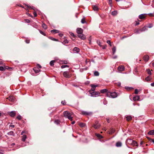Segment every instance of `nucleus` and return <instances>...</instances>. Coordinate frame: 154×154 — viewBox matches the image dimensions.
<instances>
[{
    "mask_svg": "<svg viewBox=\"0 0 154 154\" xmlns=\"http://www.w3.org/2000/svg\"><path fill=\"white\" fill-rule=\"evenodd\" d=\"M72 115L73 113H72L69 112L67 111H65L63 112L64 116L66 118H68V119L70 121L72 120L73 117H72Z\"/></svg>",
    "mask_w": 154,
    "mask_h": 154,
    "instance_id": "obj_1",
    "label": "nucleus"
},
{
    "mask_svg": "<svg viewBox=\"0 0 154 154\" xmlns=\"http://www.w3.org/2000/svg\"><path fill=\"white\" fill-rule=\"evenodd\" d=\"M107 95L109 97L114 98L117 97V94L115 92H107Z\"/></svg>",
    "mask_w": 154,
    "mask_h": 154,
    "instance_id": "obj_2",
    "label": "nucleus"
},
{
    "mask_svg": "<svg viewBox=\"0 0 154 154\" xmlns=\"http://www.w3.org/2000/svg\"><path fill=\"white\" fill-rule=\"evenodd\" d=\"M89 92L92 97H96V96H99L100 94V93L98 91H94L91 92V90H89Z\"/></svg>",
    "mask_w": 154,
    "mask_h": 154,
    "instance_id": "obj_3",
    "label": "nucleus"
},
{
    "mask_svg": "<svg viewBox=\"0 0 154 154\" xmlns=\"http://www.w3.org/2000/svg\"><path fill=\"white\" fill-rule=\"evenodd\" d=\"M92 126L95 129H98L100 128V125L98 121H96L95 122L94 124H93Z\"/></svg>",
    "mask_w": 154,
    "mask_h": 154,
    "instance_id": "obj_4",
    "label": "nucleus"
},
{
    "mask_svg": "<svg viewBox=\"0 0 154 154\" xmlns=\"http://www.w3.org/2000/svg\"><path fill=\"white\" fill-rule=\"evenodd\" d=\"M63 76L65 78H69L71 77V75L68 71H65L63 72Z\"/></svg>",
    "mask_w": 154,
    "mask_h": 154,
    "instance_id": "obj_5",
    "label": "nucleus"
},
{
    "mask_svg": "<svg viewBox=\"0 0 154 154\" xmlns=\"http://www.w3.org/2000/svg\"><path fill=\"white\" fill-rule=\"evenodd\" d=\"M90 86L91 87V89L90 90H91V91H92L93 92L95 90L96 88L98 86V85H94L93 84H91L90 85Z\"/></svg>",
    "mask_w": 154,
    "mask_h": 154,
    "instance_id": "obj_6",
    "label": "nucleus"
},
{
    "mask_svg": "<svg viewBox=\"0 0 154 154\" xmlns=\"http://www.w3.org/2000/svg\"><path fill=\"white\" fill-rule=\"evenodd\" d=\"M83 30L80 28H78L77 29V32L78 35L83 33Z\"/></svg>",
    "mask_w": 154,
    "mask_h": 154,
    "instance_id": "obj_7",
    "label": "nucleus"
},
{
    "mask_svg": "<svg viewBox=\"0 0 154 154\" xmlns=\"http://www.w3.org/2000/svg\"><path fill=\"white\" fill-rule=\"evenodd\" d=\"M78 37L81 38L82 39L84 40L86 39V37L85 35H84L83 33L81 34H79L78 35Z\"/></svg>",
    "mask_w": 154,
    "mask_h": 154,
    "instance_id": "obj_8",
    "label": "nucleus"
},
{
    "mask_svg": "<svg viewBox=\"0 0 154 154\" xmlns=\"http://www.w3.org/2000/svg\"><path fill=\"white\" fill-rule=\"evenodd\" d=\"M118 70L120 71H123L125 69V67L123 66H119L118 68Z\"/></svg>",
    "mask_w": 154,
    "mask_h": 154,
    "instance_id": "obj_9",
    "label": "nucleus"
},
{
    "mask_svg": "<svg viewBox=\"0 0 154 154\" xmlns=\"http://www.w3.org/2000/svg\"><path fill=\"white\" fill-rule=\"evenodd\" d=\"M74 53H78L80 51V49L77 47H75L73 49Z\"/></svg>",
    "mask_w": 154,
    "mask_h": 154,
    "instance_id": "obj_10",
    "label": "nucleus"
},
{
    "mask_svg": "<svg viewBox=\"0 0 154 154\" xmlns=\"http://www.w3.org/2000/svg\"><path fill=\"white\" fill-rule=\"evenodd\" d=\"M147 30V27L146 26H145L143 28L140 29V30L141 32H144Z\"/></svg>",
    "mask_w": 154,
    "mask_h": 154,
    "instance_id": "obj_11",
    "label": "nucleus"
},
{
    "mask_svg": "<svg viewBox=\"0 0 154 154\" xmlns=\"http://www.w3.org/2000/svg\"><path fill=\"white\" fill-rule=\"evenodd\" d=\"M7 99H8L9 100L13 102L14 100V97L13 96L9 97L8 98H7Z\"/></svg>",
    "mask_w": 154,
    "mask_h": 154,
    "instance_id": "obj_12",
    "label": "nucleus"
},
{
    "mask_svg": "<svg viewBox=\"0 0 154 154\" xmlns=\"http://www.w3.org/2000/svg\"><path fill=\"white\" fill-rule=\"evenodd\" d=\"M149 57L148 55H145L143 57V59L145 61H147L149 59Z\"/></svg>",
    "mask_w": 154,
    "mask_h": 154,
    "instance_id": "obj_13",
    "label": "nucleus"
},
{
    "mask_svg": "<svg viewBox=\"0 0 154 154\" xmlns=\"http://www.w3.org/2000/svg\"><path fill=\"white\" fill-rule=\"evenodd\" d=\"M133 140H133L130 139H128L127 140V143H128L131 145L132 143H133Z\"/></svg>",
    "mask_w": 154,
    "mask_h": 154,
    "instance_id": "obj_14",
    "label": "nucleus"
},
{
    "mask_svg": "<svg viewBox=\"0 0 154 154\" xmlns=\"http://www.w3.org/2000/svg\"><path fill=\"white\" fill-rule=\"evenodd\" d=\"M140 99V97L138 96H136L133 98V100L134 101L139 100Z\"/></svg>",
    "mask_w": 154,
    "mask_h": 154,
    "instance_id": "obj_15",
    "label": "nucleus"
},
{
    "mask_svg": "<svg viewBox=\"0 0 154 154\" xmlns=\"http://www.w3.org/2000/svg\"><path fill=\"white\" fill-rule=\"evenodd\" d=\"M131 145L133 146H138V144H137V142H136L135 140H133V143H132Z\"/></svg>",
    "mask_w": 154,
    "mask_h": 154,
    "instance_id": "obj_16",
    "label": "nucleus"
},
{
    "mask_svg": "<svg viewBox=\"0 0 154 154\" xmlns=\"http://www.w3.org/2000/svg\"><path fill=\"white\" fill-rule=\"evenodd\" d=\"M15 113L14 111H11L10 113V115L11 117H14L15 115Z\"/></svg>",
    "mask_w": 154,
    "mask_h": 154,
    "instance_id": "obj_17",
    "label": "nucleus"
},
{
    "mask_svg": "<svg viewBox=\"0 0 154 154\" xmlns=\"http://www.w3.org/2000/svg\"><path fill=\"white\" fill-rule=\"evenodd\" d=\"M33 70L36 73H38L40 71L38 69H37L36 67L34 68Z\"/></svg>",
    "mask_w": 154,
    "mask_h": 154,
    "instance_id": "obj_18",
    "label": "nucleus"
},
{
    "mask_svg": "<svg viewBox=\"0 0 154 154\" xmlns=\"http://www.w3.org/2000/svg\"><path fill=\"white\" fill-rule=\"evenodd\" d=\"M51 32L52 33H56L59 32V31L57 30L54 29L53 30H51Z\"/></svg>",
    "mask_w": 154,
    "mask_h": 154,
    "instance_id": "obj_19",
    "label": "nucleus"
},
{
    "mask_svg": "<svg viewBox=\"0 0 154 154\" xmlns=\"http://www.w3.org/2000/svg\"><path fill=\"white\" fill-rule=\"evenodd\" d=\"M93 8L94 10L95 11H97L98 10V7L96 5L93 6Z\"/></svg>",
    "mask_w": 154,
    "mask_h": 154,
    "instance_id": "obj_20",
    "label": "nucleus"
},
{
    "mask_svg": "<svg viewBox=\"0 0 154 154\" xmlns=\"http://www.w3.org/2000/svg\"><path fill=\"white\" fill-rule=\"evenodd\" d=\"M116 146L117 147H120L122 146V143L120 142H118L116 143Z\"/></svg>",
    "mask_w": 154,
    "mask_h": 154,
    "instance_id": "obj_21",
    "label": "nucleus"
},
{
    "mask_svg": "<svg viewBox=\"0 0 154 154\" xmlns=\"http://www.w3.org/2000/svg\"><path fill=\"white\" fill-rule=\"evenodd\" d=\"M126 119L127 121H129L132 119V117L131 116H127L126 117Z\"/></svg>",
    "mask_w": 154,
    "mask_h": 154,
    "instance_id": "obj_22",
    "label": "nucleus"
},
{
    "mask_svg": "<svg viewBox=\"0 0 154 154\" xmlns=\"http://www.w3.org/2000/svg\"><path fill=\"white\" fill-rule=\"evenodd\" d=\"M26 135H23L22 137V140L23 141H25L26 139Z\"/></svg>",
    "mask_w": 154,
    "mask_h": 154,
    "instance_id": "obj_23",
    "label": "nucleus"
},
{
    "mask_svg": "<svg viewBox=\"0 0 154 154\" xmlns=\"http://www.w3.org/2000/svg\"><path fill=\"white\" fill-rule=\"evenodd\" d=\"M148 134L150 135H152L154 134V130H152L148 132Z\"/></svg>",
    "mask_w": 154,
    "mask_h": 154,
    "instance_id": "obj_24",
    "label": "nucleus"
},
{
    "mask_svg": "<svg viewBox=\"0 0 154 154\" xmlns=\"http://www.w3.org/2000/svg\"><path fill=\"white\" fill-rule=\"evenodd\" d=\"M139 17L140 19H142L145 18V16L143 14H141L139 16Z\"/></svg>",
    "mask_w": 154,
    "mask_h": 154,
    "instance_id": "obj_25",
    "label": "nucleus"
},
{
    "mask_svg": "<svg viewBox=\"0 0 154 154\" xmlns=\"http://www.w3.org/2000/svg\"><path fill=\"white\" fill-rule=\"evenodd\" d=\"M107 90L106 89H104L103 90H102L100 91V92L102 93H103L105 92H107Z\"/></svg>",
    "mask_w": 154,
    "mask_h": 154,
    "instance_id": "obj_26",
    "label": "nucleus"
},
{
    "mask_svg": "<svg viewBox=\"0 0 154 154\" xmlns=\"http://www.w3.org/2000/svg\"><path fill=\"white\" fill-rule=\"evenodd\" d=\"M82 114L84 115H90L91 113L90 112H82Z\"/></svg>",
    "mask_w": 154,
    "mask_h": 154,
    "instance_id": "obj_27",
    "label": "nucleus"
},
{
    "mask_svg": "<svg viewBox=\"0 0 154 154\" xmlns=\"http://www.w3.org/2000/svg\"><path fill=\"white\" fill-rule=\"evenodd\" d=\"M117 14V12L116 11H114L112 12V14L113 16L116 15Z\"/></svg>",
    "mask_w": 154,
    "mask_h": 154,
    "instance_id": "obj_28",
    "label": "nucleus"
},
{
    "mask_svg": "<svg viewBox=\"0 0 154 154\" xmlns=\"http://www.w3.org/2000/svg\"><path fill=\"white\" fill-rule=\"evenodd\" d=\"M116 48L114 47L112 48V52H113V54H114L115 52H116Z\"/></svg>",
    "mask_w": 154,
    "mask_h": 154,
    "instance_id": "obj_29",
    "label": "nucleus"
},
{
    "mask_svg": "<svg viewBox=\"0 0 154 154\" xmlns=\"http://www.w3.org/2000/svg\"><path fill=\"white\" fill-rule=\"evenodd\" d=\"M96 135L100 139L102 138L103 137L102 136L99 134H96Z\"/></svg>",
    "mask_w": 154,
    "mask_h": 154,
    "instance_id": "obj_30",
    "label": "nucleus"
},
{
    "mask_svg": "<svg viewBox=\"0 0 154 154\" xmlns=\"http://www.w3.org/2000/svg\"><path fill=\"white\" fill-rule=\"evenodd\" d=\"M42 27L45 29H46L47 28V26L45 23H43L42 24Z\"/></svg>",
    "mask_w": 154,
    "mask_h": 154,
    "instance_id": "obj_31",
    "label": "nucleus"
},
{
    "mask_svg": "<svg viewBox=\"0 0 154 154\" xmlns=\"http://www.w3.org/2000/svg\"><path fill=\"white\" fill-rule=\"evenodd\" d=\"M55 61L54 60H52L51 61L50 63V64L51 66H53L54 65V62Z\"/></svg>",
    "mask_w": 154,
    "mask_h": 154,
    "instance_id": "obj_32",
    "label": "nucleus"
},
{
    "mask_svg": "<svg viewBox=\"0 0 154 154\" xmlns=\"http://www.w3.org/2000/svg\"><path fill=\"white\" fill-rule=\"evenodd\" d=\"M151 78L149 76H147L145 79L147 81H149L151 80Z\"/></svg>",
    "mask_w": 154,
    "mask_h": 154,
    "instance_id": "obj_33",
    "label": "nucleus"
},
{
    "mask_svg": "<svg viewBox=\"0 0 154 154\" xmlns=\"http://www.w3.org/2000/svg\"><path fill=\"white\" fill-rule=\"evenodd\" d=\"M69 66L67 65H63L61 66V68H64L66 67H69Z\"/></svg>",
    "mask_w": 154,
    "mask_h": 154,
    "instance_id": "obj_34",
    "label": "nucleus"
},
{
    "mask_svg": "<svg viewBox=\"0 0 154 154\" xmlns=\"http://www.w3.org/2000/svg\"><path fill=\"white\" fill-rule=\"evenodd\" d=\"M99 73L97 71H95L94 72V75L95 76H97L99 75Z\"/></svg>",
    "mask_w": 154,
    "mask_h": 154,
    "instance_id": "obj_35",
    "label": "nucleus"
},
{
    "mask_svg": "<svg viewBox=\"0 0 154 154\" xmlns=\"http://www.w3.org/2000/svg\"><path fill=\"white\" fill-rule=\"evenodd\" d=\"M85 124L83 123H81L79 124V125L81 127H83L85 126Z\"/></svg>",
    "mask_w": 154,
    "mask_h": 154,
    "instance_id": "obj_36",
    "label": "nucleus"
},
{
    "mask_svg": "<svg viewBox=\"0 0 154 154\" xmlns=\"http://www.w3.org/2000/svg\"><path fill=\"white\" fill-rule=\"evenodd\" d=\"M50 39H51L52 40L54 41H58V40L57 39H55V38H53L50 37Z\"/></svg>",
    "mask_w": 154,
    "mask_h": 154,
    "instance_id": "obj_37",
    "label": "nucleus"
},
{
    "mask_svg": "<svg viewBox=\"0 0 154 154\" xmlns=\"http://www.w3.org/2000/svg\"><path fill=\"white\" fill-rule=\"evenodd\" d=\"M152 27V24L150 23L148 24V25L147 26L149 28H151Z\"/></svg>",
    "mask_w": 154,
    "mask_h": 154,
    "instance_id": "obj_38",
    "label": "nucleus"
},
{
    "mask_svg": "<svg viewBox=\"0 0 154 154\" xmlns=\"http://www.w3.org/2000/svg\"><path fill=\"white\" fill-rule=\"evenodd\" d=\"M17 118L19 120H20L21 118L22 117L20 115H18L17 117Z\"/></svg>",
    "mask_w": 154,
    "mask_h": 154,
    "instance_id": "obj_39",
    "label": "nucleus"
},
{
    "mask_svg": "<svg viewBox=\"0 0 154 154\" xmlns=\"http://www.w3.org/2000/svg\"><path fill=\"white\" fill-rule=\"evenodd\" d=\"M64 43L67 44L68 43V41L66 39H64Z\"/></svg>",
    "mask_w": 154,
    "mask_h": 154,
    "instance_id": "obj_40",
    "label": "nucleus"
},
{
    "mask_svg": "<svg viewBox=\"0 0 154 154\" xmlns=\"http://www.w3.org/2000/svg\"><path fill=\"white\" fill-rule=\"evenodd\" d=\"M69 34L71 36H72L74 37H75V36L74 34L73 33H72V32H69Z\"/></svg>",
    "mask_w": 154,
    "mask_h": 154,
    "instance_id": "obj_41",
    "label": "nucleus"
},
{
    "mask_svg": "<svg viewBox=\"0 0 154 154\" xmlns=\"http://www.w3.org/2000/svg\"><path fill=\"white\" fill-rule=\"evenodd\" d=\"M106 42L107 43L109 44L111 46H112V45L111 44V42L110 40H107V41Z\"/></svg>",
    "mask_w": 154,
    "mask_h": 154,
    "instance_id": "obj_42",
    "label": "nucleus"
},
{
    "mask_svg": "<svg viewBox=\"0 0 154 154\" xmlns=\"http://www.w3.org/2000/svg\"><path fill=\"white\" fill-rule=\"evenodd\" d=\"M147 72L148 74L149 75H151V72L150 70L148 69L147 70Z\"/></svg>",
    "mask_w": 154,
    "mask_h": 154,
    "instance_id": "obj_43",
    "label": "nucleus"
},
{
    "mask_svg": "<svg viewBox=\"0 0 154 154\" xmlns=\"http://www.w3.org/2000/svg\"><path fill=\"white\" fill-rule=\"evenodd\" d=\"M81 22L82 23H84L85 22V20L84 19H82L81 20Z\"/></svg>",
    "mask_w": 154,
    "mask_h": 154,
    "instance_id": "obj_44",
    "label": "nucleus"
},
{
    "mask_svg": "<svg viewBox=\"0 0 154 154\" xmlns=\"http://www.w3.org/2000/svg\"><path fill=\"white\" fill-rule=\"evenodd\" d=\"M5 69L3 68V67L0 66V71H3Z\"/></svg>",
    "mask_w": 154,
    "mask_h": 154,
    "instance_id": "obj_45",
    "label": "nucleus"
},
{
    "mask_svg": "<svg viewBox=\"0 0 154 154\" xmlns=\"http://www.w3.org/2000/svg\"><path fill=\"white\" fill-rule=\"evenodd\" d=\"M39 32H40V33H41L42 34L45 36L46 35L43 32L41 31H39Z\"/></svg>",
    "mask_w": 154,
    "mask_h": 154,
    "instance_id": "obj_46",
    "label": "nucleus"
},
{
    "mask_svg": "<svg viewBox=\"0 0 154 154\" xmlns=\"http://www.w3.org/2000/svg\"><path fill=\"white\" fill-rule=\"evenodd\" d=\"M140 32H141L140 31V29L139 30L138 29L137 30H136V31L135 32V33H139Z\"/></svg>",
    "mask_w": 154,
    "mask_h": 154,
    "instance_id": "obj_47",
    "label": "nucleus"
},
{
    "mask_svg": "<svg viewBox=\"0 0 154 154\" xmlns=\"http://www.w3.org/2000/svg\"><path fill=\"white\" fill-rule=\"evenodd\" d=\"M14 134V132L13 131H11L8 133V134L10 135H13Z\"/></svg>",
    "mask_w": 154,
    "mask_h": 154,
    "instance_id": "obj_48",
    "label": "nucleus"
},
{
    "mask_svg": "<svg viewBox=\"0 0 154 154\" xmlns=\"http://www.w3.org/2000/svg\"><path fill=\"white\" fill-rule=\"evenodd\" d=\"M135 94H137L138 93V90L137 89L135 90Z\"/></svg>",
    "mask_w": 154,
    "mask_h": 154,
    "instance_id": "obj_49",
    "label": "nucleus"
},
{
    "mask_svg": "<svg viewBox=\"0 0 154 154\" xmlns=\"http://www.w3.org/2000/svg\"><path fill=\"white\" fill-rule=\"evenodd\" d=\"M149 140L150 141H152L153 143H154V139H149Z\"/></svg>",
    "mask_w": 154,
    "mask_h": 154,
    "instance_id": "obj_50",
    "label": "nucleus"
},
{
    "mask_svg": "<svg viewBox=\"0 0 154 154\" xmlns=\"http://www.w3.org/2000/svg\"><path fill=\"white\" fill-rule=\"evenodd\" d=\"M27 43H29V40H26L25 41Z\"/></svg>",
    "mask_w": 154,
    "mask_h": 154,
    "instance_id": "obj_51",
    "label": "nucleus"
},
{
    "mask_svg": "<svg viewBox=\"0 0 154 154\" xmlns=\"http://www.w3.org/2000/svg\"><path fill=\"white\" fill-rule=\"evenodd\" d=\"M59 35L60 36V37H62L63 35V34L62 33H59Z\"/></svg>",
    "mask_w": 154,
    "mask_h": 154,
    "instance_id": "obj_52",
    "label": "nucleus"
},
{
    "mask_svg": "<svg viewBox=\"0 0 154 154\" xmlns=\"http://www.w3.org/2000/svg\"><path fill=\"white\" fill-rule=\"evenodd\" d=\"M109 0V4H111L112 3V0Z\"/></svg>",
    "mask_w": 154,
    "mask_h": 154,
    "instance_id": "obj_53",
    "label": "nucleus"
},
{
    "mask_svg": "<svg viewBox=\"0 0 154 154\" xmlns=\"http://www.w3.org/2000/svg\"><path fill=\"white\" fill-rule=\"evenodd\" d=\"M37 66L39 68H41L42 67V66H41L39 64H37Z\"/></svg>",
    "mask_w": 154,
    "mask_h": 154,
    "instance_id": "obj_54",
    "label": "nucleus"
},
{
    "mask_svg": "<svg viewBox=\"0 0 154 154\" xmlns=\"http://www.w3.org/2000/svg\"><path fill=\"white\" fill-rule=\"evenodd\" d=\"M9 126L12 128H14V125H9Z\"/></svg>",
    "mask_w": 154,
    "mask_h": 154,
    "instance_id": "obj_55",
    "label": "nucleus"
},
{
    "mask_svg": "<svg viewBox=\"0 0 154 154\" xmlns=\"http://www.w3.org/2000/svg\"><path fill=\"white\" fill-rule=\"evenodd\" d=\"M114 131H110L109 132V134H112V133H114Z\"/></svg>",
    "mask_w": 154,
    "mask_h": 154,
    "instance_id": "obj_56",
    "label": "nucleus"
},
{
    "mask_svg": "<svg viewBox=\"0 0 154 154\" xmlns=\"http://www.w3.org/2000/svg\"><path fill=\"white\" fill-rule=\"evenodd\" d=\"M3 151L2 150H0V154H3Z\"/></svg>",
    "mask_w": 154,
    "mask_h": 154,
    "instance_id": "obj_57",
    "label": "nucleus"
},
{
    "mask_svg": "<svg viewBox=\"0 0 154 154\" xmlns=\"http://www.w3.org/2000/svg\"><path fill=\"white\" fill-rule=\"evenodd\" d=\"M106 48V45H104L102 47V48L103 49H105Z\"/></svg>",
    "mask_w": 154,
    "mask_h": 154,
    "instance_id": "obj_58",
    "label": "nucleus"
},
{
    "mask_svg": "<svg viewBox=\"0 0 154 154\" xmlns=\"http://www.w3.org/2000/svg\"><path fill=\"white\" fill-rule=\"evenodd\" d=\"M151 85L152 86H154V82L151 84Z\"/></svg>",
    "mask_w": 154,
    "mask_h": 154,
    "instance_id": "obj_59",
    "label": "nucleus"
},
{
    "mask_svg": "<svg viewBox=\"0 0 154 154\" xmlns=\"http://www.w3.org/2000/svg\"><path fill=\"white\" fill-rule=\"evenodd\" d=\"M55 122L57 124L59 123V121L58 120H56L55 121Z\"/></svg>",
    "mask_w": 154,
    "mask_h": 154,
    "instance_id": "obj_60",
    "label": "nucleus"
},
{
    "mask_svg": "<svg viewBox=\"0 0 154 154\" xmlns=\"http://www.w3.org/2000/svg\"><path fill=\"white\" fill-rule=\"evenodd\" d=\"M34 16H35V17H36V16H37V14H36V12H35V13H34Z\"/></svg>",
    "mask_w": 154,
    "mask_h": 154,
    "instance_id": "obj_61",
    "label": "nucleus"
},
{
    "mask_svg": "<svg viewBox=\"0 0 154 154\" xmlns=\"http://www.w3.org/2000/svg\"><path fill=\"white\" fill-rule=\"evenodd\" d=\"M139 24V23L138 22H136L135 25H137Z\"/></svg>",
    "mask_w": 154,
    "mask_h": 154,
    "instance_id": "obj_62",
    "label": "nucleus"
},
{
    "mask_svg": "<svg viewBox=\"0 0 154 154\" xmlns=\"http://www.w3.org/2000/svg\"><path fill=\"white\" fill-rule=\"evenodd\" d=\"M2 63H3L2 61L0 60V65H2Z\"/></svg>",
    "mask_w": 154,
    "mask_h": 154,
    "instance_id": "obj_63",
    "label": "nucleus"
},
{
    "mask_svg": "<svg viewBox=\"0 0 154 154\" xmlns=\"http://www.w3.org/2000/svg\"><path fill=\"white\" fill-rule=\"evenodd\" d=\"M98 45L102 47V46L101 45H100V42H99V43H98Z\"/></svg>",
    "mask_w": 154,
    "mask_h": 154,
    "instance_id": "obj_64",
    "label": "nucleus"
}]
</instances>
